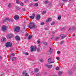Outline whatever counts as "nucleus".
<instances>
[{"label":"nucleus","mask_w":76,"mask_h":76,"mask_svg":"<svg viewBox=\"0 0 76 76\" xmlns=\"http://www.w3.org/2000/svg\"><path fill=\"white\" fill-rule=\"evenodd\" d=\"M28 27L30 29H34L35 28V23L33 22H31L29 24Z\"/></svg>","instance_id":"obj_1"},{"label":"nucleus","mask_w":76,"mask_h":76,"mask_svg":"<svg viewBox=\"0 0 76 76\" xmlns=\"http://www.w3.org/2000/svg\"><path fill=\"white\" fill-rule=\"evenodd\" d=\"M37 47L36 46H31V51L32 52L34 51H35L37 50Z\"/></svg>","instance_id":"obj_2"},{"label":"nucleus","mask_w":76,"mask_h":76,"mask_svg":"<svg viewBox=\"0 0 76 76\" xmlns=\"http://www.w3.org/2000/svg\"><path fill=\"white\" fill-rule=\"evenodd\" d=\"M12 43L10 42H7L6 44V46L7 47H11L12 46Z\"/></svg>","instance_id":"obj_3"},{"label":"nucleus","mask_w":76,"mask_h":76,"mask_svg":"<svg viewBox=\"0 0 76 76\" xmlns=\"http://www.w3.org/2000/svg\"><path fill=\"white\" fill-rule=\"evenodd\" d=\"M20 30V27H17L15 29V31L17 32H19V30Z\"/></svg>","instance_id":"obj_4"},{"label":"nucleus","mask_w":76,"mask_h":76,"mask_svg":"<svg viewBox=\"0 0 76 76\" xmlns=\"http://www.w3.org/2000/svg\"><path fill=\"white\" fill-rule=\"evenodd\" d=\"M7 28V27H6V26L4 25H3L2 27V31H5L6 30V29Z\"/></svg>","instance_id":"obj_5"},{"label":"nucleus","mask_w":76,"mask_h":76,"mask_svg":"<svg viewBox=\"0 0 76 76\" xmlns=\"http://www.w3.org/2000/svg\"><path fill=\"white\" fill-rule=\"evenodd\" d=\"M13 22V18H11L10 19H9L8 18H6L5 19L4 21H6V20H10Z\"/></svg>","instance_id":"obj_6"},{"label":"nucleus","mask_w":76,"mask_h":76,"mask_svg":"<svg viewBox=\"0 0 76 76\" xmlns=\"http://www.w3.org/2000/svg\"><path fill=\"white\" fill-rule=\"evenodd\" d=\"M13 37V34H10L9 35L7 36L8 38L10 39V38H12V37Z\"/></svg>","instance_id":"obj_7"},{"label":"nucleus","mask_w":76,"mask_h":76,"mask_svg":"<svg viewBox=\"0 0 76 76\" xmlns=\"http://www.w3.org/2000/svg\"><path fill=\"white\" fill-rule=\"evenodd\" d=\"M51 52H52V50H51V48H50V51H48L47 53V55H50V54H51Z\"/></svg>","instance_id":"obj_8"},{"label":"nucleus","mask_w":76,"mask_h":76,"mask_svg":"<svg viewBox=\"0 0 76 76\" xmlns=\"http://www.w3.org/2000/svg\"><path fill=\"white\" fill-rule=\"evenodd\" d=\"M46 66L49 69H52L53 67V66H52V65L46 64Z\"/></svg>","instance_id":"obj_9"},{"label":"nucleus","mask_w":76,"mask_h":76,"mask_svg":"<svg viewBox=\"0 0 76 76\" xmlns=\"http://www.w3.org/2000/svg\"><path fill=\"white\" fill-rule=\"evenodd\" d=\"M32 16H29V17L30 18H31V19H34V18L35 17V13H33L32 14Z\"/></svg>","instance_id":"obj_10"},{"label":"nucleus","mask_w":76,"mask_h":76,"mask_svg":"<svg viewBox=\"0 0 76 76\" xmlns=\"http://www.w3.org/2000/svg\"><path fill=\"white\" fill-rule=\"evenodd\" d=\"M14 19L15 20H18V19H19V17L17 15H15L14 16Z\"/></svg>","instance_id":"obj_11"},{"label":"nucleus","mask_w":76,"mask_h":76,"mask_svg":"<svg viewBox=\"0 0 76 76\" xmlns=\"http://www.w3.org/2000/svg\"><path fill=\"white\" fill-rule=\"evenodd\" d=\"M75 29V27H73L72 28H69V29L68 30V31H73Z\"/></svg>","instance_id":"obj_12"},{"label":"nucleus","mask_w":76,"mask_h":76,"mask_svg":"<svg viewBox=\"0 0 76 76\" xmlns=\"http://www.w3.org/2000/svg\"><path fill=\"white\" fill-rule=\"evenodd\" d=\"M6 41V38H5L3 37L1 39V41L2 42H5Z\"/></svg>","instance_id":"obj_13"},{"label":"nucleus","mask_w":76,"mask_h":76,"mask_svg":"<svg viewBox=\"0 0 76 76\" xmlns=\"http://www.w3.org/2000/svg\"><path fill=\"white\" fill-rule=\"evenodd\" d=\"M41 18L40 17V15H37L36 19L37 20H39V19Z\"/></svg>","instance_id":"obj_14"},{"label":"nucleus","mask_w":76,"mask_h":76,"mask_svg":"<svg viewBox=\"0 0 76 76\" xmlns=\"http://www.w3.org/2000/svg\"><path fill=\"white\" fill-rule=\"evenodd\" d=\"M60 37H61V39H63V38H65L66 36L63 35V34H61L60 35Z\"/></svg>","instance_id":"obj_15"},{"label":"nucleus","mask_w":76,"mask_h":76,"mask_svg":"<svg viewBox=\"0 0 76 76\" xmlns=\"http://www.w3.org/2000/svg\"><path fill=\"white\" fill-rule=\"evenodd\" d=\"M15 38L16 39V40H17L18 41H19L20 39V37L19 36H17L15 37Z\"/></svg>","instance_id":"obj_16"},{"label":"nucleus","mask_w":76,"mask_h":76,"mask_svg":"<svg viewBox=\"0 0 76 76\" xmlns=\"http://www.w3.org/2000/svg\"><path fill=\"white\" fill-rule=\"evenodd\" d=\"M51 20V18H49L48 20H46V22H50Z\"/></svg>","instance_id":"obj_17"},{"label":"nucleus","mask_w":76,"mask_h":76,"mask_svg":"<svg viewBox=\"0 0 76 76\" xmlns=\"http://www.w3.org/2000/svg\"><path fill=\"white\" fill-rule=\"evenodd\" d=\"M58 20H60L61 19V15H59L58 16Z\"/></svg>","instance_id":"obj_18"},{"label":"nucleus","mask_w":76,"mask_h":76,"mask_svg":"<svg viewBox=\"0 0 76 76\" xmlns=\"http://www.w3.org/2000/svg\"><path fill=\"white\" fill-rule=\"evenodd\" d=\"M32 35H29L28 37V39H31L32 38Z\"/></svg>","instance_id":"obj_19"},{"label":"nucleus","mask_w":76,"mask_h":76,"mask_svg":"<svg viewBox=\"0 0 76 76\" xmlns=\"http://www.w3.org/2000/svg\"><path fill=\"white\" fill-rule=\"evenodd\" d=\"M38 71H39V69H38L37 68H36L34 69L35 72H38Z\"/></svg>","instance_id":"obj_20"},{"label":"nucleus","mask_w":76,"mask_h":76,"mask_svg":"<svg viewBox=\"0 0 76 76\" xmlns=\"http://www.w3.org/2000/svg\"><path fill=\"white\" fill-rule=\"evenodd\" d=\"M51 58H49L48 60V62H49V63L50 64V63H51Z\"/></svg>","instance_id":"obj_21"},{"label":"nucleus","mask_w":76,"mask_h":76,"mask_svg":"<svg viewBox=\"0 0 76 76\" xmlns=\"http://www.w3.org/2000/svg\"><path fill=\"white\" fill-rule=\"evenodd\" d=\"M16 58L15 57H13L12 59V61H15V60H16Z\"/></svg>","instance_id":"obj_22"},{"label":"nucleus","mask_w":76,"mask_h":76,"mask_svg":"<svg viewBox=\"0 0 76 76\" xmlns=\"http://www.w3.org/2000/svg\"><path fill=\"white\" fill-rule=\"evenodd\" d=\"M62 72H59V73H58L59 76H61V75H62Z\"/></svg>","instance_id":"obj_23"},{"label":"nucleus","mask_w":76,"mask_h":76,"mask_svg":"<svg viewBox=\"0 0 76 76\" xmlns=\"http://www.w3.org/2000/svg\"><path fill=\"white\" fill-rule=\"evenodd\" d=\"M16 3H17V4H19L20 3L19 1V0H16Z\"/></svg>","instance_id":"obj_24"},{"label":"nucleus","mask_w":76,"mask_h":76,"mask_svg":"<svg viewBox=\"0 0 76 76\" xmlns=\"http://www.w3.org/2000/svg\"><path fill=\"white\" fill-rule=\"evenodd\" d=\"M38 6V4L36 3L34 4V6L35 7Z\"/></svg>","instance_id":"obj_25"},{"label":"nucleus","mask_w":76,"mask_h":76,"mask_svg":"<svg viewBox=\"0 0 76 76\" xmlns=\"http://www.w3.org/2000/svg\"><path fill=\"white\" fill-rule=\"evenodd\" d=\"M55 24V23L54 22H53L51 23V25H54Z\"/></svg>","instance_id":"obj_26"},{"label":"nucleus","mask_w":76,"mask_h":76,"mask_svg":"<svg viewBox=\"0 0 76 76\" xmlns=\"http://www.w3.org/2000/svg\"><path fill=\"white\" fill-rule=\"evenodd\" d=\"M48 1H46L45 2V4H48Z\"/></svg>","instance_id":"obj_27"},{"label":"nucleus","mask_w":76,"mask_h":76,"mask_svg":"<svg viewBox=\"0 0 76 76\" xmlns=\"http://www.w3.org/2000/svg\"><path fill=\"white\" fill-rule=\"evenodd\" d=\"M76 70V67H74L73 68V70H74V71H75Z\"/></svg>","instance_id":"obj_28"},{"label":"nucleus","mask_w":76,"mask_h":76,"mask_svg":"<svg viewBox=\"0 0 76 76\" xmlns=\"http://www.w3.org/2000/svg\"><path fill=\"white\" fill-rule=\"evenodd\" d=\"M11 6V4H10V3L8 5V7H10Z\"/></svg>","instance_id":"obj_29"},{"label":"nucleus","mask_w":76,"mask_h":76,"mask_svg":"<svg viewBox=\"0 0 76 76\" xmlns=\"http://www.w3.org/2000/svg\"><path fill=\"white\" fill-rule=\"evenodd\" d=\"M40 62H43V61H44V60L42 59H41L40 60Z\"/></svg>","instance_id":"obj_30"},{"label":"nucleus","mask_w":76,"mask_h":76,"mask_svg":"<svg viewBox=\"0 0 76 76\" xmlns=\"http://www.w3.org/2000/svg\"><path fill=\"white\" fill-rule=\"evenodd\" d=\"M55 62V61H53L50 62V64H51V63H54Z\"/></svg>","instance_id":"obj_31"},{"label":"nucleus","mask_w":76,"mask_h":76,"mask_svg":"<svg viewBox=\"0 0 76 76\" xmlns=\"http://www.w3.org/2000/svg\"><path fill=\"white\" fill-rule=\"evenodd\" d=\"M44 23L43 22H41V25H44Z\"/></svg>","instance_id":"obj_32"},{"label":"nucleus","mask_w":76,"mask_h":76,"mask_svg":"<svg viewBox=\"0 0 76 76\" xmlns=\"http://www.w3.org/2000/svg\"><path fill=\"white\" fill-rule=\"evenodd\" d=\"M37 51H38V52H39L40 51V49H39V48H38L37 49Z\"/></svg>","instance_id":"obj_33"},{"label":"nucleus","mask_w":76,"mask_h":76,"mask_svg":"<svg viewBox=\"0 0 76 76\" xmlns=\"http://www.w3.org/2000/svg\"><path fill=\"white\" fill-rule=\"evenodd\" d=\"M11 55L12 56H15V53H12L11 54Z\"/></svg>","instance_id":"obj_34"},{"label":"nucleus","mask_w":76,"mask_h":76,"mask_svg":"<svg viewBox=\"0 0 76 76\" xmlns=\"http://www.w3.org/2000/svg\"><path fill=\"white\" fill-rule=\"evenodd\" d=\"M26 73V71H24L23 73V75H25Z\"/></svg>","instance_id":"obj_35"},{"label":"nucleus","mask_w":76,"mask_h":76,"mask_svg":"<svg viewBox=\"0 0 76 76\" xmlns=\"http://www.w3.org/2000/svg\"><path fill=\"white\" fill-rule=\"evenodd\" d=\"M36 75L37 76H40V74H39V73H38L37 74H36Z\"/></svg>","instance_id":"obj_36"},{"label":"nucleus","mask_w":76,"mask_h":76,"mask_svg":"<svg viewBox=\"0 0 76 76\" xmlns=\"http://www.w3.org/2000/svg\"><path fill=\"white\" fill-rule=\"evenodd\" d=\"M45 13H46V11H43V12H42V15H43L44 14H45Z\"/></svg>","instance_id":"obj_37"},{"label":"nucleus","mask_w":76,"mask_h":76,"mask_svg":"<svg viewBox=\"0 0 76 76\" xmlns=\"http://www.w3.org/2000/svg\"><path fill=\"white\" fill-rule=\"evenodd\" d=\"M25 2L26 3H28V0H25Z\"/></svg>","instance_id":"obj_38"},{"label":"nucleus","mask_w":76,"mask_h":76,"mask_svg":"<svg viewBox=\"0 0 76 76\" xmlns=\"http://www.w3.org/2000/svg\"><path fill=\"white\" fill-rule=\"evenodd\" d=\"M61 31H64V28H63L61 29Z\"/></svg>","instance_id":"obj_39"},{"label":"nucleus","mask_w":76,"mask_h":76,"mask_svg":"<svg viewBox=\"0 0 76 76\" xmlns=\"http://www.w3.org/2000/svg\"><path fill=\"white\" fill-rule=\"evenodd\" d=\"M20 6H23V3H21L20 4Z\"/></svg>","instance_id":"obj_40"},{"label":"nucleus","mask_w":76,"mask_h":76,"mask_svg":"<svg viewBox=\"0 0 76 76\" xmlns=\"http://www.w3.org/2000/svg\"><path fill=\"white\" fill-rule=\"evenodd\" d=\"M56 70H59V67H56Z\"/></svg>","instance_id":"obj_41"},{"label":"nucleus","mask_w":76,"mask_h":76,"mask_svg":"<svg viewBox=\"0 0 76 76\" xmlns=\"http://www.w3.org/2000/svg\"><path fill=\"white\" fill-rule=\"evenodd\" d=\"M45 30H48L49 29V28H45Z\"/></svg>","instance_id":"obj_42"},{"label":"nucleus","mask_w":76,"mask_h":76,"mask_svg":"<svg viewBox=\"0 0 76 76\" xmlns=\"http://www.w3.org/2000/svg\"><path fill=\"white\" fill-rule=\"evenodd\" d=\"M57 53L58 54H60V51H58V52H57Z\"/></svg>","instance_id":"obj_43"},{"label":"nucleus","mask_w":76,"mask_h":76,"mask_svg":"<svg viewBox=\"0 0 76 76\" xmlns=\"http://www.w3.org/2000/svg\"><path fill=\"white\" fill-rule=\"evenodd\" d=\"M25 55H28L29 54V53H25Z\"/></svg>","instance_id":"obj_44"},{"label":"nucleus","mask_w":76,"mask_h":76,"mask_svg":"<svg viewBox=\"0 0 76 76\" xmlns=\"http://www.w3.org/2000/svg\"><path fill=\"white\" fill-rule=\"evenodd\" d=\"M25 76H29V75H28L27 73H26L25 75Z\"/></svg>","instance_id":"obj_45"},{"label":"nucleus","mask_w":76,"mask_h":76,"mask_svg":"<svg viewBox=\"0 0 76 76\" xmlns=\"http://www.w3.org/2000/svg\"><path fill=\"white\" fill-rule=\"evenodd\" d=\"M44 44H45V45H47V43L46 42H45L44 43Z\"/></svg>","instance_id":"obj_46"},{"label":"nucleus","mask_w":76,"mask_h":76,"mask_svg":"<svg viewBox=\"0 0 76 76\" xmlns=\"http://www.w3.org/2000/svg\"><path fill=\"white\" fill-rule=\"evenodd\" d=\"M16 9H17L18 10H19V7H16Z\"/></svg>","instance_id":"obj_47"},{"label":"nucleus","mask_w":76,"mask_h":76,"mask_svg":"<svg viewBox=\"0 0 76 76\" xmlns=\"http://www.w3.org/2000/svg\"><path fill=\"white\" fill-rule=\"evenodd\" d=\"M56 59H57V60H58L60 59V58H58V57H56Z\"/></svg>","instance_id":"obj_48"},{"label":"nucleus","mask_w":76,"mask_h":76,"mask_svg":"<svg viewBox=\"0 0 76 76\" xmlns=\"http://www.w3.org/2000/svg\"><path fill=\"white\" fill-rule=\"evenodd\" d=\"M59 39V37H56V39Z\"/></svg>","instance_id":"obj_49"},{"label":"nucleus","mask_w":76,"mask_h":76,"mask_svg":"<svg viewBox=\"0 0 76 76\" xmlns=\"http://www.w3.org/2000/svg\"><path fill=\"white\" fill-rule=\"evenodd\" d=\"M37 42H38V44H39V43L40 42V41H38Z\"/></svg>","instance_id":"obj_50"},{"label":"nucleus","mask_w":76,"mask_h":76,"mask_svg":"<svg viewBox=\"0 0 76 76\" xmlns=\"http://www.w3.org/2000/svg\"><path fill=\"white\" fill-rule=\"evenodd\" d=\"M67 0H62V1H67Z\"/></svg>","instance_id":"obj_51"},{"label":"nucleus","mask_w":76,"mask_h":76,"mask_svg":"<svg viewBox=\"0 0 76 76\" xmlns=\"http://www.w3.org/2000/svg\"><path fill=\"white\" fill-rule=\"evenodd\" d=\"M28 35H29V34H26V37H28Z\"/></svg>","instance_id":"obj_52"},{"label":"nucleus","mask_w":76,"mask_h":76,"mask_svg":"<svg viewBox=\"0 0 76 76\" xmlns=\"http://www.w3.org/2000/svg\"><path fill=\"white\" fill-rule=\"evenodd\" d=\"M11 57H12V56H9V58H11Z\"/></svg>","instance_id":"obj_53"},{"label":"nucleus","mask_w":76,"mask_h":76,"mask_svg":"<svg viewBox=\"0 0 76 76\" xmlns=\"http://www.w3.org/2000/svg\"><path fill=\"white\" fill-rule=\"evenodd\" d=\"M63 42H64V41H62L61 42V44H63Z\"/></svg>","instance_id":"obj_54"},{"label":"nucleus","mask_w":76,"mask_h":76,"mask_svg":"<svg viewBox=\"0 0 76 76\" xmlns=\"http://www.w3.org/2000/svg\"><path fill=\"white\" fill-rule=\"evenodd\" d=\"M69 74H70V73H72V72H71V70L69 72Z\"/></svg>","instance_id":"obj_55"},{"label":"nucleus","mask_w":76,"mask_h":76,"mask_svg":"<svg viewBox=\"0 0 76 76\" xmlns=\"http://www.w3.org/2000/svg\"><path fill=\"white\" fill-rule=\"evenodd\" d=\"M23 11H25V8H23Z\"/></svg>","instance_id":"obj_56"},{"label":"nucleus","mask_w":76,"mask_h":76,"mask_svg":"<svg viewBox=\"0 0 76 76\" xmlns=\"http://www.w3.org/2000/svg\"><path fill=\"white\" fill-rule=\"evenodd\" d=\"M45 75H46V74H47V73L45 72H44L43 73Z\"/></svg>","instance_id":"obj_57"},{"label":"nucleus","mask_w":76,"mask_h":76,"mask_svg":"<svg viewBox=\"0 0 76 76\" xmlns=\"http://www.w3.org/2000/svg\"><path fill=\"white\" fill-rule=\"evenodd\" d=\"M34 1H37L38 0H34Z\"/></svg>","instance_id":"obj_58"},{"label":"nucleus","mask_w":76,"mask_h":76,"mask_svg":"<svg viewBox=\"0 0 76 76\" xmlns=\"http://www.w3.org/2000/svg\"><path fill=\"white\" fill-rule=\"evenodd\" d=\"M52 34H55V33L54 32V31H53V32H52Z\"/></svg>","instance_id":"obj_59"},{"label":"nucleus","mask_w":76,"mask_h":76,"mask_svg":"<svg viewBox=\"0 0 76 76\" xmlns=\"http://www.w3.org/2000/svg\"><path fill=\"white\" fill-rule=\"evenodd\" d=\"M38 47H40V46H41V45H38Z\"/></svg>","instance_id":"obj_60"},{"label":"nucleus","mask_w":76,"mask_h":76,"mask_svg":"<svg viewBox=\"0 0 76 76\" xmlns=\"http://www.w3.org/2000/svg\"><path fill=\"white\" fill-rule=\"evenodd\" d=\"M2 58V57H1V56H0V58Z\"/></svg>","instance_id":"obj_61"},{"label":"nucleus","mask_w":76,"mask_h":76,"mask_svg":"<svg viewBox=\"0 0 76 76\" xmlns=\"http://www.w3.org/2000/svg\"><path fill=\"white\" fill-rule=\"evenodd\" d=\"M51 39H53V37H52L51 38Z\"/></svg>","instance_id":"obj_62"},{"label":"nucleus","mask_w":76,"mask_h":76,"mask_svg":"<svg viewBox=\"0 0 76 76\" xmlns=\"http://www.w3.org/2000/svg\"><path fill=\"white\" fill-rule=\"evenodd\" d=\"M62 5H64V4H63Z\"/></svg>","instance_id":"obj_63"},{"label":"nucleus","mask_w":76,"mask_h":76,"mask_svg":"<svg viewBox=\"0 0 76 76\" xmlns=\"http://www.w3.org/2000/svg\"><path fill=\"white\" fill-rule=\"evenodd\" d=\"M72 0H69V1H71Z\"/></svg>","instance_id":"obj_64"}]
</instances>
